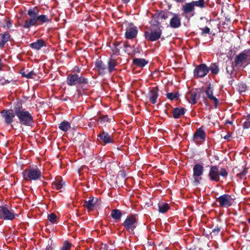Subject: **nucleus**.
I'll list each match as a JSON object with an SVG mask.
<instances>
[{"instance_id":"f257e3e1","label":"nucleus","mask_w":250,"mask_h":250,"mask_svg":"<svg viewBox=\"0 0 250 250\" xmlns=\"http://www.w3.org/2000/svg\"><path fill=\"white\" fill-rule=\"evenodd\" d=\"M39 10L37 7L29 8L27 11V15L29 19L25 21L23 27L29 28L36 24L42 25L45 23L51 22L52 20L48 16L45 15H39Z\"/></svg>"},{"instance_id":"f03ea898","label":"nucleus","mask_w":250,"mask_h":250,"mask_svg":"<svg viewBox=\"0 0 250 250\" xmlns=\"http://www.w3.org/2000/svg\"><path fill=\"white\" fill-rule=\"evenodd\" d=\"M14 111L21 125L28 126L33 125L34 122L33 116L29 111L26 110L21 105L15 106Z\"/></svg>"},{"instance_id":"7ed1b4c3","label":"nucleus","mask_w":250,"mask_h":250,"mask_svg":"<svg viewBox=\"0 0 250 250\" xmlns=\"http://www.w3.org/2000/svg\"><path fill=\"white\" fill-rule=\"evenodd\" d=\"M250 63V50H244L236 55L234 59V65L238 68H244Z\"/></svg>"},{"instance_id":"20e7f679","label":"nucleus","mask_w":250,"mask_h":250,"mask_svg":"<svg viewBox=\"0 0 250 250\" xmlns=\"http://www.w3.org/2000/svg\"><path fill=\"white\" fill-rule=\"evenodd\" d=\"M227 176L228 172L225 168H221L219 170V168L216 166H211L208 173V176L211 181L219 182L220 181V176L225 178Z\"/></svg>"},{"instance_id":"39448f33","label":"nucleus","mask_w":250,"mask_h":250,"mask_svg":"<svg viewBox=\"0 0 250 250\" xmlns=\"http://www.w3.org/2000/svg\"><path fill=\"white\" fill-rule=\"evenodd\" d=\"M22 175L26 181L37 180L41 177L42 172L38 168L32 167L25 169Z\"/></svg>"},{"instance_id":"423d86ee","label":"nucleus","mask_w":250,"mask_h":250,"mask_svg":"<svg viewBox=\"0 0 250 250\" xmlns=\"http://www.w3.org/2000/svg\"><path fill=\"white\" fill-rule=\"evenodd\" d=\"M138 222L134 215L128 216L125 220L123 226L125 229L130 233H133L134 229L136 228Z\"/></svg>"},{"instance_id":"0eeeda50","label":"nucleus","mask_w":250,"mask_h":250,"mask_svg":"<svg viewBox=\"0 0 250 250\" xmlns=\"http://www.w3.org/2000/svg\"><path fill=\"white\" fill-rule=\"evenodd\" d=\"M66 82L67 84L72 86L77 84L86 83L87 80L82 76H79L76 74H70L67 76Z\"/></svg>"},{"instance_id":"6e6552de","label":"nucleus","mask_w":250,"mask_h":250,"mask_svg":"<svg viewBox=\"0 0 250 250\" xmlns=\"http://www.w3.org/2000/svg\"><path fill=\"white\" fill-rule=\"evenodd\" d=\"M162 34V30L160 27L157 28H150V31L145 32V38L151 42L158 40Z\"/></svg>"},{"instance_id":"1a4fd4ad","label":"nucleus","mask_w":250,"mask_h":250,"mask_svg":"<svg viewBox=\"0 0 250 250\" xmlns=\"http://www.w3.org/2000/svg\"><path fill=\"white\" fill-rule=\"evenodd\" d=\"M216 201L219 203V206L228 208L232 205L233 199L230 195L225 194L217 198Z\"/></svg>"},{"instance_id":"9d476101","label":"nucleus","mask_w":250,"mask_h":250,"mask_svg":"<svg viewBox=\"0 0 250 250\" xmlns=\"http://www.w3.org/2000/svg\"><path fill=\"white\" fill-rule=\"evenodd\" d=\"M15 217V213L13 210L6 207H0V219L12 220Z\"/></svg>"},{"instance_id":"9b49d317","label":"nucleus","mask_w":250,"mask_h":250,"mask_svg":"<svg viewBox=\"0 0 250 250\" xmlns=\"http://www.w3.org/2000/svg\"><path fill=\"white\" fill-rule=\"evenodd\" d=\"M204 170L203 167L200 164H196L194 166L193 171V176L194 179L195 185H197L201 180V176L203 175Z\"/></svg>"},{"instance_id":"f8f14e48","label":"nucleus","mask_w":250,"mask_h":250,"mask_svg":"<svg viewBox=\"0 0 250 250\" xmlns=\"http://www.w3.org/2000/svg\"><path fill=\"white\" fill-rule=\"evenodd\" d=\"M0 113L7 125L11 124L13 122L14 118L16 116L14 109H4L0 112Z\"/></svg>"},{"instance_id":"ddd939ff","label":"nucleus","mask_w":250,"mask_h":250,"mask_svg":"<svg viewBox=\"0 0 250 250\" xmlns=\"http://www.w3.org/2000/svg\"><path fill=\"white\" fill-rule=\"evenodd\" d=\"M209 69L205 64L197 66L194 70V75L197 77H204L209 72Z\"/></svg>"},{"instance_id":"4468645a","label":"nucleus","mask_w":250,"mask_h":250,"mask_svg":"<svg viewBox=\"0 0 250 250\" xmlns=\"http://www.w3.org/2000/svg\"><path fill=\"white\" fill-rule=\"evenodd\" d=\"M193 139L196 143L201 144L206 140V132L200 127L195 132L193 136Z\"/></svg>"},{"instance_id":"2eb2a0df","label":"nucleus","mask_w":250,"mask_h":250,"mask_svg":"<svg viewBox=\"0 0 250 250\" xmlns=\"http://www.w3.org/2000/svg\"><path fill=\"white\" fill-rule=\"evenodd\" d=\"M137 33L138 30L136 26L129 25L126 29L125 37L127 39H132L137 36Z\"/></svg>"},{"instance_id":"dca6fc26","label":"nucleus","mask_w":250,"mask_h":250,"mask_svg":"<svg viewBox=\"0 0 250 250\" xmlns=\"http://www.w3.org/2000/svg\"><path fill=\"white\" fill-rule=\"evenodd\" d=\"M172 17L170 20L169 25L173 28H177L181 26V18L180 16L175 13L172 14Z\"/></svg>"},{"instance_id":"f3484780","label":"nucleus","mask_w":250,"mask_h":250,"mask_svg":"<svg viewBox=\"0 0 250 250\" xmlns=\"http://www.w3.org/2000/svg\"><path fill=\"white\" fill-rule=\"evenodd\" d=\"M207 97L210 100H212L214 104L215 108H217L218 107V104L219 103L218 99L213 96V90L210 86V84H209L207 88L205 91Z\"/></svg>"},{"instance_id":"a211bd4d","label":"nucleus","mask_w":250,"mask_h":250,"mask_svg":"<svg viewBox=\"0 0 250 250\" xmlns=\"http://www.w3.org/2000/svg\"><path fill=\"white\" fill-rule=\"evenodd\" d=\"M148 97L149 101L153 104L157 102V99L158 97V89L157 88H152L151 89L148 94Z\"/></svg>"},{"instance_id":"6ab92c4d","label":"nucleus","mask_w":250,"mask_h":250,"mask_svg":"<svg viewBox=\"0 0 250 250\" xmlns=\"http://www.w3.org/2000/svg\"><path fill=\"white\" fill-rule=\"evenodd\" d=\"M98 137L102 142H104L105 144L113 142V140L109 134L104 131H103L99 135H98Z\"/></svg>"},{"instance_id":"aec40b11","label":"nucleus","mask_w":250,"mask_h":250,"mask_svg":"<svg viewBox=\"0 0 250 250\" xmlns=\"http://www.w3.org/2000/svg\"><path fill=\"white\" fill-rule=\"evenodd\" d=\"M186 98L188 102L191 104H194L197 102V100L199 98L197 93L194 91H191L186 94Z\"/></svg>"},{"instance_id":"412c9836","label":"nucleus","mask_w":250,"mask_h":250,"mask_svg":"<svg viewBox=\"0 0 250 250\" xmlns=\"http://www.w3.org/2000/svg\"><path fill=\"white\" fill-rule=\"evenodd\" d=\"M97 202V199L94 197H90L88 200L84 202V206L88 210L93 209L95 205Z\"/></svg>"},{"instance_id":"4be33fe9","label":"nucleus","mask_w":250,"mask_h":250,"mask_svg":"<svg viewBox=\"0 0 250 250\" xmlns=\"http://www.w3.org/2000/svg\"><path fill=\"white\" fill-rule=\"evenodd\" d=\"M45 46V42L42 40L40 39L37 40L35 42L30 43V46L34 49L39 50L43 46Z\"/></svg>"},{"instance_id":"5701e85b","label":"nucleus","mask_w":250,"mask_h":250,"mask_svg":"<svg viewBox=\"0 0 250 250\" xmlns=\"http://www.w3.org/2000/svg\"><path fill=\"white\" fill-rule=\"evenodd\" d=\"M95 65L100 74L103 75L105 74L107 68L106 65L101 60H97L95 62Z\"/></svg>"},{"instance_id":"b1692460","label":"nucleus","mask_w":250,"mask_h":250,"mask_svg":"<svg viewBox=\"0 0 250 250\" xmlns=\"http://www.w3.org/2000/svg\"><path fill=\"white\" fill-rule=\"evenodd\" d=\"M194 9L195 8L192 2L186 3L182 7V10L184 14H188L193 12Z\"/></svg>"},{"instance_id":"393cba45","label":"nucleus","mask_w":250,"mask_h":250,"mask_svg":"<svg viewBox=\"0 0 250 250\" xmlns=\"http://www.w3.org/2000/svg\"><path fill=\"white\" fill-rule=\"evenodd\" d=\"M10 37V34L8 32H4L0 35V47L4 46L6 42L9 41Z\"/></svg>"},{"instance_id":"a878e982","label":"nucleus","mask_w":250,"mask_h":250,"mask_svg":"<svg viewBox=\"0 0 250 250\" xmlns=\"http://www.w3.org/2000/svg\"><path fill=\"white\" fill-rule=\"evenodd\" d=\"M185 113V108H175L173 109L172 114L173 116L175 119L180 118Z\"/></svg>"},{"instance_id":"bb28decb","label":"nucleus","mask_w":250,"mask_h":250,"mask_svg":"<svg viewBox=\"0 0 250 250\" xmlns=\"http://www.w3.org/2000/svg\"><path fill=\"white\" fill-rule=\"evenodd\" d=\"M133 62L135 65L140 67H144L147 63V62L145 59L142 58L134 59Z\"/></svg>"},{"instance_id":"cd10ccee","label":"nucleus","mask_w":250,"mask_h":250,"mask_svg":"<svg viewBox=\"0 0 250 250\" xmlns=\"http://www.w3.org/2000/svg\"><path fill=\"white\" fill-rule=\"evenodd\" d=\"M108 67L107 69L109 73L112 72L115 70V67L117 65V62L116 60L113 59H110L108 61Z\"/></svg>"},{"instance_id":"c85d7f7f","label":"nucleus","mask_w":250,"mask_h":250,"mask_svg":"<svg viewBox=\"0 0 250 250\" xmlns=\"http://www.w3.org/2000/svg\"><path fill=\"white\" fill-rule=\"evenodd\" d=\"M63 185L64 183L62 182L60 178L56 179V180L52 184L53 188L58 190L61 189L62 188Z\"/></svg>"},{"instance_id":"c756f323","label":"nucleus","mask_w":250,"mask_h":250,"mask_svg":"<svg viewBox=\"0 0 250 250\" xmlns=\"http://www.w3.org/2000/svg\"><path fill=\"white\" fill-rule=\"evenodd\" d=\"M59 128L64 132L67 131L71 127L70 124L67 121H63L60 125Z\"/></svg>"},{"instance_id":"7c9ffc66","label":"nucleus","mask_w":250,"mask_h":250,"mask_svg":"<svg viewBox=\"0 0 250 250\" xmlns=\"http://www.w3.org/2000/svg\"><path fill=\"white\" fill-rule=\"evenodd\" d=\"M158 208L159 212L165 213L169 208L167 203L160 202L158 204Z\"/></svg>"},{"instance_id":"2f4dec72","label":"nucleus","mask_w":250,"mask_h":250,"mask_svg":"<svg viewBox=\"0 0 250 250\" xmlns=\"http://www.w3.org/2000/svg\"><path fill=\"white\" fill-rule=\"evenodd\" d=\"M112 217L116 220H119L122 215L121 211L117 209H113L111 213Z\"/></svg>"},{"instance_id":"473e14b6","label":"nucleus","mask_w":250,"mask_h":250,"mask_svg":"<svg viewBox=\"0 0 250 250\" xmlns=\"http://www.w3.org/2000/svg\"><path fill=\"white\" fill-rule=\"evenodd\" d=\"M191 2L194 8L195 6L201 8H204L205 7V0H198L197 1H192Z\"/></svg>"},{"instance_id":"72a5a7b5","label":"nucleus","mask_w":250,"mask_h":250,"mask_svg":"<svg viewBox=\"0 0 250 250\" xmlns=\"http://www.w3.org/2000/svg\"><path fill=\"white\" fill-rule=\"evenodd\" d=\"M167 97L170 100H177L179 98V94L177 93H168L167 94Z\"/></svg>"},{"instance_id":"f704fd0d","label":"nucleus","mask_w":250,"mask_h":250,"mask_svg":"<svg viewBox=\"0 0 250 250\" xmlns=\"http://www.w3.org/2000/svg\"><path fill=\"white\" fill-rule=\"evenodd\" d=\"M172 13L162 11L159 14V18L163 20H166L169 17V15H172Z\"/></svg>"},{"instance_id":"c9c22d12","label":"nucleus","mask_w":250,"mask_h":250,"mask_svg":"<svg viewBox=\"0 0 250 250\" xmlns=\"http://www.w3.org/2000/svg\"><path fill=\"white\" fill-rule=\"evenodd\" d=\"M209 69L211 71V73L214 74H217L219 72V68L215 63H212Z\"/></svg>"},{"instance_id":"e433bc0d","label":"nucleus","mask_w":250,"mask_h":250,"mask_svg":"<svg viewBox=\"0 0 250 250\" xmlns=\"http://www.w3.org/2000/svg\"><path fill=\"white\" fill-rule=\"evenodd\" d=\"M21 74L22 76L26 77V78L28 79L32 78L34 76L36 75L35 73L33 71H31L27 74H25L24 72H21Z\"/></svg>"},{"instance_id":"4c0bfd02","label":"nucleus","mask_w":250,"mask_h":250,"mask_svg":"<svg viewBox=\"0 0 250 250\" xmlns=\"http://www.w3.org/2000/svg\"><path fill=\"white\" fill-rule=\"evenodd\" d=\"M48 219L52 223H55L57 220V216L55 214L52 213L48 215Z\"/></svg>"},{"instance_id":"58836bf2","label":"nucleus","mask_w":250,"mask_h":250,"mask_svg":"<svg viewBox=\"0 0 250 250\" xmlns=\"http://www.w3.org/2000/svg\"><path fill=\"white\" fill-rule=\"evenodd\" d=\"M71 247V244L67 242H65L61 250H70Z\"/></svg>"},{"instance_id":"ea45409f","label":"nucleus","mask_w":250,"mask_h":250,"mask_svg":"<svg viewBox=\"0 0 250 250\" xmlns=\"http://www.w3.org/2000/svg\"><path fill=\"white\" fill-rule=\"evenodd\" d=\"M151 25L150 27V28H154V26H156V28H158V27H159V22L155 20H152L151 21Z\"/></svg>"},{"instance_id":"a19ab883","label":"nucleus","mask_w":250,"mask_h":250,"mask_svg":"<svg viewBox=\"0 0 250 250\" xmlns=\"http://www.w3.org/2000/svg\"><path fill=\"white\" fill-rule=\"evenodd\" d=\"M226 70L228 73L231 74L233 71V67L232 65L227 66L226 67Z\"/></svg>"},{"instance_id":"79ce46f5","label":"nucleus","mask_w":250,"mask_h":250,"mask_svg":"<svg viewBox=\"0 0 250 250\" xmlns=\"http://www.w3.org/2000/svg\"><path fill=\"white\" fill-rule=\"evenodd\" d=\"M243 126L245 129H248L250 127V121H246L243 124Z\"/></svg>"},{"instance_id":"37998d69","label":"nucleus","mask_w":250,"mask_h":250,"mask_svg":"<svg viewBox=\"0 0 250 250\" xmlns=\"http://www.w3.org/2000/svg\"><path fill=\"white\" fill-rule=\"evenodd\" d=\"M209 32L210 29L208 27H206L205 28L202 29V33L203 34H209Z\"/></svg>"},{"instance_id":"c03bdc74","label":"nucleus","mask_w":250,"mask_h":250,"mask_svg":"<svg viewBox=\"0 0 250 250\" xmlns=\"http://www.w3.org/2000/svg\"><path fill=\"white\" fill-rule=\"evenodd\" d=\"M123 46H124V47L125 48V51H127V50H126V49H127L128 47H130V46H129V45L128 44V43H127V42H124V43H123Z\"/></svg>"},{"instance_id":"a18cd8bd","label":"nucleus","mask_w":250,"mask_h":250,"mask_svg":"<svg viewBox=\"0 0 250 250\" xmlns=\"http://www.w3.org/2000/svg\"><path fill=\"white\" fill-rule=\"evenodd\" d=\"M220 231V229L218 227H217L212 230V232H218Z\"/></svg>"},{"instance_id":"49530a36","label":"nucleus","mask_w":250,"mask_h":250,"mask_svg":"<svg viewBox=\"0 0 250 250\" xmlns=\"http://www.w3.org/2000/svg\"><path fill=\"white\" fill-rule=\"evenodd\" d=\"M230 137H231L230 134L228 133L227 135H226L225 136H224V138L225 139L228 140V139H229Z\"/></svg>"},{"instance_id":"de8ad7c7","label":"nucleus","mask_w":250,"mask_h":250,"mask_svg":"<svg viewBox=\"0 0 250 250\" xmlns=\"http://www.w3.org/2000/svg\"><path fill=\"white\" fill-rule=\"evenodd\" d=\"M46 250H52V248L50 246H48L46 248Z\"/></svg>"},{"instance_id":"09e8293b","label":"nucleus","mask_w":250,"mask_h":250,"mask_svg":"<svg viewBox=\"0 0 250 250\" xmlns=\"http://www.w3.org/2000/svg\"><path fill=\"white\" fill-rule=\"evenodd\" d=\"M125 3H126L129 1L130 0H122Z\"/></svg>"},{"instance_id":"8fccbe9b","label":"nucleus","mask_w":250,"mask_h":250,"mask_svg":"<svg viewBox=\"0 0 250 250\" xmlns=\"http://www.w3.org/2000/svg\"><path fill=\"white\" fill-rule=\"evenodd\" d=\"M174 0L177 2H182L184 0Z\"/></svg>"},{"instance_id":"3c124183","label":"nucleus","mask_w":250,"mask_h":250,"mask_svg":"<svg viewBox=\"0 0 250 250\" xmlns=\"http://www.w3.org/2000/svg\"><path fill=\"white\" fill-rule=\"evenodd\" d=\"M2 66V63L1 62V61L0 60V70L1 69V67Z\"/></svg>"}]
</instances>
